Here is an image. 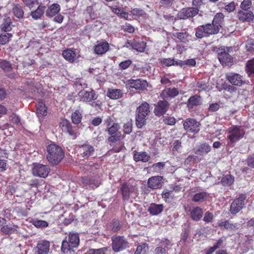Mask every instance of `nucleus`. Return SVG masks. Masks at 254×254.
Returning <instances> with one entry per match:
<instances>
[{
	"mask_svg": "<svg viewBox=\"0 0 254 254\" xmlns=\"http://www.w3.org/2000/svg\"><path fill=\"white\" fill-rule=\"evenodd\" d=\"M50 172L48 166L41 164H34L32 169V174L34 176L41 178H46Z\"/></svg>",
	"mask_w": 254,
	"mask_h": 254,
	"instance_id": "obj_7",
	"label": "nucleus"
},
{
	"mask_svg": "<svg viewBox=\"0 0 254 254\" xmlns=\"http://www.w3.org/2000/svg\"><path fill=\"white\" fill-rule=\"evenodd\" d=\"M234 180V179L231 175H226L222 178L221 183L223 186H230L233 183Z\"/></svg>",
	"mask_w": 254,
	"mask_h": 254,
	"instance_id": "obj_45",
	"label": "nucleus"
},
{
	"mask_svg": "<svg viewBox=\"0 0 254 254\" xmlns=\"http://www.w3.org/2000/svg\"><path fill=\"white\" fill-rule=\"evenodd\" d=\"M169 106L168 102L166 101H159L155 106L154 113L157 116H161L167 111Z\"/></svg>",
	"mask_w": 254,
	"mask_h": 254,
	"instance_id": "obj_16",
	"label": "nucleus"
},
{
	"mask_svg": "<svg viewBox=\"0 0 254 254\" xmlns=\"http://www.w3.org/2000/svg\"><path fill=\"white\" fill-rule=\"evenodd\" d=\"M11 20L9 18L6 19L2 25V29L4 31H10L12 29Z\"/></svg>",
	"mask_w": 254,
	"mask_h": 254,
	"instance_id": "obj_52",
	"label": "nucleus"
},
{
	"mask_svg": "<svg viewBox=\"0 0 254 254\" xmlns=\"http://www.w3.org/2000/svg\"><path fill=\"white\" fill-rule=\"evenodd\" d=\"M109 44L105 41L98 42L94 46V52L97 55H103L109 50Z\"/></svg>",
	"mask_w": 254,
	"mask_h": 254,
	"instance_id": "obj_19",
	"label": "nucleus"
},
{
	"mask_svg": "<svg viewBox=\"0 0 254 254\" xmlns=\"http://www.w3.org/2000/svg\"><path fill=\"white\" fill-rule=\"evenodd\" d=\"M125 47L127 48H131L132 49L135 50L136 51L142 52L144 51L146 43L144 42H139L136 40L128 41L125 45Z\"/></svg>",
	"mask_w": 254,
	"mask_h": 254,
	"instance_id": "obj_15",
	"label": "nucleus"
},
{
	"mask_svg": "<svg viewBox=\"0 0 254 254\" xmlns=\"http://www.w3.org/2000/svg\"><path fill=\"white\" fill-rule=\"evenodd\" d=\"M93 147L89 144H84L79 148V152L84 157H88L92 156L94 153Z\"/></svg>",
	"mask_w": 254,
	"mask_h": 254,
	"instance_id": "obj_23",
	"label": "nucleus"
},
{
	"mask_svg": "<svg viewBox=\"0 0 254 254\" xmlns=\"http://www.w3.org/2000/svg\"><path fill=\"white\" fill-rule=\"evenodd\" d=\"M45 6L39 5L36 10L31 12V16L35 19L40 18L43 14Z\"/></svg>",
	"mask_w": 254,
	"mask_h": 254,
	"instance_id": "obj_36",
	"label": "nucleus"
},
{
	"mask_svg": "<svg viewBox=\"0 0 254 254\" xmlns=\"http://www.w3.org/2000/svg\"><path fill=\"white\" fill-rule=\"evenodd\" d=\"M179 94L178 90L175 88H168L163 90L161 96L163 98L167 97H175Z\"/></svg>",
	"mask_w": 254,
	"mask_h": 254,
	"instance_id": "obj_33",
	"label": "nucleus"
},
{
	"mask_svg": "<svg viewBox=\"0 0 254 254\" xmlns=\"http://www.w3.org/2000/svg\"><path fill=\"white\" fill-rule=\"evenodd\" d=\"M147 250V245L146 244H142L137 247L134 254H144L146 252Z\"/></svg>",
	"mask_w": 254,
	"mask_h": 254,
	"instance_id": "obj_51",
	"label": "nucleus"
},
{
	"mask_svg": "<svg viewBox=\"0 0 254 254\" xmlns=\"http://www.w3.org/2000/svg\"><path fill=\"white\" fill-rule=\"evenodd\" d=\"M106 248H103L98 249H90L85 254H105L107 251Z\"/></svg>",
	"mask_w": 254,
	"mask_h": 254,
	"instance_id": "obj_49",
	"label": "nucleus"
},
{
	"mask_svg": "<svg viewBox=\"0 0 254 254\" xmlns=\"http://www.w3.org/2000/svg\"><path fill=\"white\" fill-rule=\"evenodd\" d=\"M167 250L163 247H157L154 251V254H168Z\"/></svg>",
	"mask_w": 254,
	"mask_h": 254,
	"instance_id": "obj_64",
	"label": "nucleus"
},
{
	"mask_svg": "<svg viewBox=\"0 0 254 254\" xmlns=\"http://www.w3.org/2000/svg\"><path fill=\"white\" fill-rule=\"evenodd\" d=\"M252 4V2L251 0H243L240 4V7L243 10L246 11L251 7Z\"/></svg>",
	"mask_w": 254,
	"mask_h": 254,
	"instance_id": "obj_56",
	"label": "nucleus"
},
{
	"mask_svg": "<svg viewBox=\"0 0 254 254\" xmlns=\"http://www.w3.org/2000/svg\"><path fill=\"white\" fill-rule=\"evenodd\" d=\"M32 224L38 228H44L48 226V223L44 220H39L37 219L32 220Z\"/></svg>",
	"mask_w": 254,
	"mask_h": 254,
	"instance_id": "obj_43",
	"label": "nucleus"
},
{
	"mask_svg": "<svg viewBox=\"0 0 254 254\" xmlns=\"http://www.w3.org/2000/svg\"><path fill=\"white\" fill-rule=\"evenodd\" d=\"M245 47L250 54L253 53L254 52V41L252 40L247 41Z\"/></svg>",
	"mask_w": 254,
	"mask_h": 254,
	"instance_id": "obj_55",
	"label": "nucleus"
},
{
	"mask_svg": "<svg viewBox=\"0 0 254 254\" xmlns=\"http://www.w3.org/2000/svg\"><path fill=\"white\" fill-rule=\"evenodd\" d=\"M78 95L81 100L84 102H90L97 98L95 92L92 89H90V91L82 90L79 92Z\"/></svg>",
	"mask_w": 254,
	"mask_h": 254,
	"instance_id": "obj_12",
	"label": "nucleus"
},
{
	"mask_svg": "<svg viewBox=\"0 0 254 254\" xmlns=\"http://www.w3.org/2000/svg\"><path fill=\"white\" fill-rule=\"evenodd\" d=\"M226 77L228 80L232 84L237 86H240L242 84L243 81L242 77L239 74L235 73H229L227 74Z\"/></svg>",
	"mask_w": 254,
	"mask_h": 254,
	"instance_id": "obj_20",
	"label": "nucleus"
},
{
	"mask_svg": "<svg viewBox=\"0 0 254 254\" xmlns=\"http://www.w3.org/2000/svg\"><path fill=\"white\" fill-rule=\"evenodd\" d=\"M172 36L178 39L180 42L187 43L190 40V36L187 32H173Z\"/></svg>",
	"mask_w": 254,
	"mask_h": 254,
	"instance_id": "obj_28",
	"label": "nucleus"
},
{
	"mask_svg": "<svg viewBox=\"0 0 254 254\" xmlns=\"http://www.w3.org/2000/svg\"><path fill=\"white\" fill-rule=\"evenodd\" d=\"M219 31L217 25L212 24H207L200 26L197 27L195 36L198 38L207 36L208 35H213L217 34Z\"/></svg>",
	"mask_w": 254,
	"mask_h": 254,
	"instance_id": "obj_5",
	"label": "nucleus"
},
{
	"mask_svg": "<svg viewBox=\"0 0 254 254\" xmlns=\"http://www.w3.org/2000/svg\"><path fill=\"white\" fill-rule=\"evenodd\" d=\"M50 243L48 241L43 240L38 242L36 253L38 254H47L49 252Z\"/></svg>",
	"mask_w": 254,
	"mask_h": 254,
	"instance_id": "obj_21",
	"label": "nucleus"
},
{
	"mask_svg": "<svg viewBox=\"0 0 254 254\" xmlns=\"http://www.w3.org/2000/svg\"><path fill=\"white\" fill-rule=\"evenodd\" d=\"M80 168L82 169L85 173H92L93 174H95L99 168V165L93 162L90 161L88 163L82 165Z\"/></svg>",
	"mask_w": 254,
	"mask_h": 254,
	"instance_id": "obj_22",
	"label": "nucleus"
},
{
	"mask_svg": "<svg viewBox=\"0 0 254 254\" xmlns=\"http://www.w3.org/2000/svg\"><path fill=\"white\" fill-rule=\"evenodd\" d=\"M37 115L39 118H42L47 115V107L45 103L42 101L39 102L36 105Z\"/></svg>",
	"mask_w": 254,
	"mask_h": 254,
	"instance_id": "obj_32",
	"label": "nucleus"
},
{
	"mask_svg": "<svg viewBox=\"0 0 254 254\" xmlns=\"http://www.w3.org/2000/svg\"><path fill=\"white\" fill-rule=\"evenodd\" d=\"M164 206L162 204L152 203L148 209V212L152 215H157L163 211Z\"/></svg>",
	"mask_w": 254,
	"mask_h": 254,
	"instance_id": "obj_27",
	"label": "nucleus"
},
{
	"mask_svg": "<svg viewBox=\"0 0 254 254\" xmlns=\"http://www.w3.org/2000/svg\"><path fill=\"white\" fill-rule=\"evenodd\" d=\"M47 159L53 165L59 164L64 156L62 148L55 143H51L47 147Z\"/></svg>",
	"mask_w": 254,
	"mask_h": 254,
	"instance_id": "obj_1",
	"label": "nucleus"
},
{
	"mask_svg": "<svg viewBox=\"0 0 254 254\" xmlns=\"http://www.w3.org/2000/svg\"><path fill=\"white\" fill-rule=\"evenodd\" d=\"M182 61H175L174 59L170 58L163 59L161 61V63L166 66H171L172 65L180 64Z\"/></svg>",
	"mask_w": 254,
	"mask_h": 254,
	"instance_id": "obj_46",
	"label": "nucleus"
},
{
	"mask_svg": "<svg viewBox=\"0 0 254 254\" xmlns=\"http://www.w3.org/2000/svg\"><path fill=\"white\" fill-rule=\"evenodd\" d=\"M82 119L81 112L79 110L75 111L71 115L72 122L74 124H79Z\"/></svg>",
	"mask_w": 254,
	"mask_h": 254,
	"instance_id": "obj_40",
	"label": "nucleus"
},
{
	"mask_svg": "<svg viewBox=\"0 0 254 254\" xmlns=\"http://www.w3.org/2000/svg\"><path fill=\"white\" fill-rule=\"evenodd\" d=\"M123 131L126 134H129L132 131V124L130 122L125 124L123 127Z\"/></svg>",
	"mask_w": 254,
	"mask_h": 254,
	"instance_id": "obj_60",
	"label": "nucleus"
},
{
	"mask_svg": "<svg viewBox=\"0 0 254 254\" xmlns=\"http://www.w3.org/2000/svg\"><path fill=\"white\" fill-rule=\"evenodd\" d=\"M18 227L15 225H5L1 228V231L5 235H10L18 232Z\"/></svg>",
	"mask_w": 254,
	"mask_h": 254,
	"instance_id": "obj_31",
	"label": "nucleus"
},
{
	"mask_svg": "<svg viewBox=\"0 0 254 254\" xmlns=\"http://www.w3.org/2000/svg\"><path fill=\"white\" fill-rule=\"evenodd\" d=\"M203 211L201 208L196 207L190 211V217L194 221H198L202 216Z\"/></svg>",
	"mask_w": 254,
	"mask_h": 254,
	"instance_id": "obj_34",
	"label": "nucleus"
},
{
	"mask_svg": "<svg viewBox=\"0 0 254 254\" xmlns=\"http://www.w3.org/2000/svg\"><path fill=\"white\" fill-rule=\"evenodd\" d=\"M165 165V162H158L153 164L150 167V169L154 172L157 173H161L164 170Z\"/></svg>",
	"mask_w": 254,
	"mask_h": 254,
	"instance_id": "obj_41",
	"label": "nucleus"
},
{
	"mask_svg": "<svg viewBox=\"0 0 254 254\" xmlns=\"http://www.w3.org/2000/svg\"><path fill=\"white\" fill-rule=\"evenodd\" d=\"M248 74L249 76L254 74V59L248 62L246 65Z\"/></svg>",
	"mask_w": 254,
	"mask_h": 254,
	"instance_id": "obj_47",
	"label": "nucleus"
},
{
	"mask_svg": "<svg viewBox=\"0 0 254 254\" xmlns=\"http://www.w3.org/2000/svg\"><path fill=\"white\" fill-rule=\"evenodd\" d=\"M174 3V0H160V4L161 6L169 7L171 6Z\"/></svg>",
	"mask_w": 254,
	"mask_h": 254,
	"instance_id": "obj_61",
	"label": "nucleus"
},
{
	"mask_svg": "<svg viewBox=\"0 0 254 254\" xmlns=\"http://www.w3.org/2000/svg\"><path fill=\"white\" fill-rule=\"evenodd\" d=\"M150 112L149 104L146 102L142 103L137 108L135 121L137 127L141 128L145 124L146 117Z\"/></svg>",
	"mask_w": 254,
	"mask_h": 254,
	"instance_id": "obj_3",
	"label": "nucleus"
},
{
	"mask_svg": "<svg viewBox=\"0 0 254 254\" xmlns=\"http://www.w3.org/2000/svg\"><path fill=\"white\" fill-rule=\"evenodd\" d=\"M218 59L223 65L229 66L232 64V60L231 57L225 51L219 54Z\"/></svg>",
	"mask_w": 254,
	"mask_h": 254,
	"instance_id": "obj_26",
	"label": "nucleus"
},
{
	"mask_svg": "<svg viewBox=\"0 0 254 254\" xmlns=\"http://www.w3.org/2000/svg\"><path fill=\"white\" fill-rule=\"evenodd\" d=\"M12 11L15 16H16L17 18H21L23 17L24 11L20 5H15L13 8Z\"/></svg>",
	"mask_w": 254,
	"mask_h": 254,
	"instance_id": "obj_44",
	"label": "nucleus"
},
{
	"mask_svg": "<svg viewBox=\"0 0 254 254\" xmlns=\"http://www.w3.org/2000/svg\"><path fill=\"white\" fill-rule=\"evenodd\" d=\"M198 12L197 7H189L182 9L178 13V17L180 19H186L196 15Z\"/></svg>",
	"mask_w": 254,
	"mask_h": 254,
	"instance_id": "obj_13",
	"label": "nucleus"
},
{
	"mask_svg": "<svg viewBox=\"0 0 254 254\" xmlns=\"http://www.w3.org/2000/svg\"><path fill=\"white\" fill-rule=\"evenodd\" d=\"M224 15L222 13H217L214 16L212 21V24L214 25H217L218 28L221 26V23L223 20Z\"/></svg>",
	"mask_w": 254,
	"mask_h": 254,
	"instance_id": "obj_42",
	"label": "nucleus"
},
{
	"mask_svg": "<svg viewBox=\"0 0 254 254\" xmlns=\"http://www.w3.org/2000/svg\"><path fill=\"white\" fill-rule=\"evenodd\" d=\"M61 7L58 3H54L48 7L46 12V15L48 17H53L60 11Z\"/></svg>",
	"mask_w": 254,
	"mask_h": 254,
	"instance_id": "obj_29",
	"label": "nucleus"
},
{
	"mask_svg": "<svg viewBox=\"0 0 254 254\" xmlns=\"http://www.w3.org/2000/svg\"><path fill=\"white\" fill-rule=\"evenodd\" d=\"M208 197V194L205 192H200L195 193L192 198V200L195 202H202L205 200Z\"/></svg>",
	"mask_w": 254,
	"mask_h": 254,
	"instance_id": "obj_37",
	"label": "nucleus"
},
{
	"mask_svg": "<svg viewBox=\"0 0 254 254\" xmlns=\"http://www.w3.org/2000/svg\"><path fill=\"white\" fill-rule=\"evenodd\" d=\"M131 13L132 15L136 16H144L146 15V13L142 9L138 8H134L131 10Z\"/></svg>",
	"mask_w": 254,
	"mask_h": 254,
	"instance_id": "obj_58",
	"label": "nucleus"
},
{
	"mask_svg": "<svg viewBox=\"0 0 254 254\" xmlns=\"http://www.w3.org/2000/svg\"><path fill=\"white\" fill-rule=\"evenodd\" d=\"M63 124V127L65 126L66 131L68 133L69 135L71 136L73 139L75 138L77 136V132L76 130L70 126V124L67 121L64 122Z\"/></svg>",
	"mask_w": 254,
	"mask_h": 254,
	"instance_id": "obj_39",
	"label": "nucleus"
},
{
	"mask_svg": "<svg viewBox=\"0 0 254 254\" xmlns=\"http://www.w3.org/2000/svg\"><path fill=\"white\" fill-rule=\"evenodd\" d=\"M228 145L233 146V144L242 138L245 133L243 127L240 126H232L227 130Z\"/></svg>",
	"mask_w": 254,
	"mask_h": 254,
	"instance_id": "obj_4",
	"label": "nucleus"
},
{
	"mask_svg": "<svg viewBox=\"0 0 254 254\" xmlns=\"http://www.w3.org/2000/svg\"><path fill=\"white\" fill-rule=\"evenodd\" d=\"M214 218V216L212 213H210L209 211H207L205 214L204 216L203 217V220L206 223H209L211 222V221L213 220Z\"/></svg>",
	"mask_w": 254,
	"mask_h": 254,
	"instance_id": "obj_62",
	"label": "nucleus"
},
{
	"mask_svg": "<svg viewBox=\"0 0 254 254\" xmlns=\"http://www.w3.org/2000/svg\"><path fill=\"white\" fill-rule=\"evenodd\" d=\"M82 183L85 185H89L93 189L97 188L100 184L99 177L92 176L91 175L87 177L82 178Z\"/></svg>",
	"mask_w": 254,
	"mask_h": 254,
	"instance_id": "obj_17",
	"label": "nucleus"
},
{
	"mask_svg": "<svg viewBox=\"0 0 254 254\" xmlns=\"http://www.w3.org/2000/svg\"><path fill=\"white\" fill-rule=\"evenodd\" d=\"M127 85L130 87L138 90H143L146 88L148 83L146 80L141 79H129L127 81Z\"/></svg>",
	"mask_w": 254,
	"mask_h": 254,
	"instance_id": "obj_11",
	"label": "nucleus"
},
{
	"mask_svg": "<svg viewBox=\"0 0 254 254\" xmlns=\"http://www.w3.org/2000/svg\"><path fill=\"white\" fill-rule=\"evenodd\" d=\"M62 55L64 59L70 63L74 62L79 57L78 53L71 49L64 50Z\"/></svg>",
	"mask_w": 254,
	"mask_h": 254,
	"instance_id": "obj_18",
	"label": "nucleus"
},
{
	"mask_svg": "<svg viewBox=\"0 0 254 254\" xmlns=\"http://www.w3.org/2000/svg\"><path fill=\"white\" fill-rule=\"evenodd\" d=\"M112 240V248L115 252H120L127 247L128 243L124 237L114 236Z\"/></svg>",
	"mask_w": 254,
	"mask_h": 254,
	"instance_id": "obj_6",
	"label": "nucleus"
},
{
	"mask_svg": "<svg viewBox=\"0 0 254 254\" xmlns=\"http://www.w3.org/2000/svg\"><path fill=\"white\" fill-rule=\"evenodd\" d=\"M148 187L152 189H157L161 188L163 184V177L160 176H153L148 180Z\"/></svg>",
	"mask_w": 254,
	"mask_h": 254,
	"instance_id": "obj_14",
	"label": "nucleus"
},
{
	"mask_svg": "<svg viewBox=\"0 0 254 254\" xmlns=\"http://www.w3.org/2000/svg\"><path fill=\"white\" fill-rule=\"evenodd\" d=\"M185 129L188 132L194 134L199 130L200 124L196 120L192 119H187L183 124Z\"/></svg>",
	"mask_w": 254,
	"mask_h": 254,
	"instance_id": "obj_9",
	"label": "nucleus"
},
{
	"mask_svg": "<svg viewBox=\"0 0 254 254\" xmlns=\"http://www.w3.org/2000/svg\"><path fill=\"white\" fill-rule=\"evenodd\" d=\"M108 96L113 99H118L122 97V92L120 89H111L108 92Z\"/></svg>",
	"mask_w": 254,
	"mask_h": 254,
	"instance_id": "obj_38",
	"label": "nucleus"
},
{
	"mask_svg": "<svg viewBox=\"0 0 254 254\" xmlns=\"http://www.w3.org/2000/svg\"><path fill=\"white\" fill-rule=\"evenodd\" d=\"M79 243L78 234L70 233L68 237L63 241L61 250L64 254H74L72 249L77 247Z\"/></svg>",
	"mask_w": 254,
	"mask_h": 254,
	"instance_id": "obj_2",
	"label": "nucleus"
},
{
	"mask_svg": "<svg viewBox=\"0 0 254 254\" xmlns=\"http://www.w3.org/2000/svg\"><path fill=\"white\" fill-rule=\"evenodd\" d=\"M0 67L5 72L9 71L12 68L11 64L9 62H7L6 61H1L0 63Z\"/></svg>",
	"mask_w": 254,
	"mask_h": 254,
	"instance_id": "obj_54",
	"label": "nucleus"
},
{
	"mask_svg": "<svg viewBox=\"0 0 254 254\" xmlns=\"http://www.w3.org/2000/svg\"><path fill=\"white\" fill-rule=\"evenodd\" d=\"M237 17L242 21L250 22L253 20L254 15L252 11L240 10L238 12Z\"/></svg>",
	"mask_w": 254,
	"mask_h": 254,
	"instance_id": "obj_24",
	"label": "nucleus"
},
{
	"mask_svg": "<svg viewBox=\"0 0 254 254\" xmlns=\"http://www.w3.org/2000/svg\"><path fill=\"white\" fill-rule=\"evenodd\" d=\"M119 129V125L116 123H113L111 127H109L108 130L110 135H114Z\"/></svg>",
	"mask_w": 254,
	"mask_h": 254,
	"instance_id": "obj_57",
	"label": "nucleus"
},
{
	"mask_svg": "<svg viewBox=\"0 0 254 254\" xmlns=\"http://www.w3.org/2000/svg\"><path fill=\"white\" fill-rule=\"evenodd\" d=\"M223 241L219 240L213 247H210L206 252V254H212L217 249L219 248L222 245Z\"/></svg>",
	"mask_w": 254,
	"mask_h": 254,
	"instance_id": "obj_50",
	"label": "nucleus"
},
{
	"mask_svg": "<svg viewBox=\"0 0 254 254\" xmlns=\"http://www.w3.org/2000/svg\"><path fill=\"white\" fill-rule=\"evenodd\" d=\"M201 104V99L200 96L195 95L190 97L188 100V106L192 108L193 106Z\"/></svg>",
	"mask_w": 254,
	"mask_h": 254,
	"instance_id": "obj_35",
	"label": "nucleus"
},
{
	"mask_svg": "<svg viewBox=\"0 0 254 254\" xmlns=\"http://www.w3.org/2000/svg\"><path fill=\"white\" fill-rule=\"evenodd\" d=\"M246 198V195L241 194L238 198L233 201L230 207V212L232 214H236L242 209Z\"/></svg>",
	"mask_w": 254,
	"mask_h": 254,
	"instance_id": "obj_8",
	"label": "nucleus"
},
{
	"mask_svg": "<svg viewBox=\"0 0 254 254\" xmlns=\"http://www.w3.org/2000/svg\"><path fill=\"white\" fill-rule=\"evenodd\" d=\"M211 150V147L206 143H204L198 146L195 151V153L203 156L207 154Z\"/></svg>",
	"mask_w": 254,
	"mask_h": 254,
	"instance_id": "obj_30",
	"label": "nucleus"
},
{
	"mask_svg": "<svg viewBox=\"0 0 254 254\" xmlns=\"http://www.w3.org/2000/svg\"><path fill=\"white\" fill-rule=\"evenodd\" d=\"M122 196L124 200H128L133 194H136V189L132 185H129L127 183L123 184L121 187Z\"/></svg>",
	"mask_w": 254,
	"mask_h": 254,
	"instance_id": "obj_10",
	"label": "nucleus"
},
{
	"mask_svg": "<svg viewBox=\"0 0 254 254\" xmlns=\"http://www.w3.org/2000/svg\"><path fill=\"white\" fill-rule=\"evenodd\" d=\"M133 158L136 162H147L150 159V155L149 153L144 151L135 152Z\"/></svg>",
	"mask_w": 254,
	"mask_h": 254,
	"instance_id": "obj_25",
	"label": "nucleus"
},
{
	"mask_svg": "<svg viewBox=\"0 0 254 254\" xmlns=\"http://www.w3.org/2000/svg\"><path fill=\"white\" fill-rule=\"evenodd\" d=\"M11 36L12 35L9 33L1 35L0 36V44L3 45L7 43Z\"/></svg>",
	"mask_w": 254,
	"mask_h": 254,
	"instance_id": "obj_53",
	"label": "nucleus"
},
{
	"mask_svg": "<svg viewBox=\"0 0 254 254\" xmlns=\"http://www.w3.org/2000/svg\"><path fill=\"white\" fill-rule=\"evenodd\" d=\"M218 225L222 229H233L236 227V226L230 223L228 221H221L218 223Z\"/></svg>",
	"mask_w": 254,
	"mask_h": 254,
	"instance_id": "obj_48",
	"label": "nucleus"
},
{
	"mask_svg": "<svg viewBox=\"0 0 254 254\" xmlns=\"http://www.w3.org/2000/svg\"><path fill=\"white\" fill-rule=\"evenodd\" d=\"M235 8L236 5L235 2L233 1L226 4L224 7L225 9L229 12L233 11L235 9Z\"/></svg>",
	"mask_w": 254,
	"mask_h": 254,
	"instance_id": "obj_63",
	"label": "nucleus"
},
{
	"mask_svg": "<svg viewBox=\"0 0 254 254\" xmlns=\"http://www.w3.org/2000/svg\"><path fill=\"white\" fill-rule=\"evenodd\" d=\"M10 120L14 124L20 126L21 125L20 119L18 116L15 114H12L10 116Z\"/></svg>",
	"mask_w": 254,
	"mask_h": 254,
	"instance_id": "obj_59",
	"label": "nucleus"
}]
</instances>
